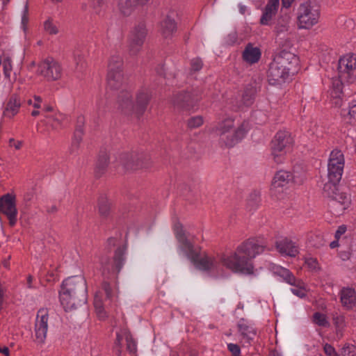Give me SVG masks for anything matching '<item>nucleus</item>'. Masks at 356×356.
I'll use <instances>...</instances> for the list:
<instances>
[{
    "mask_svg": "<svg viewBox=\"0 0 356 356\" xmlns=\"http://www.w3.org/2000/svg\"><path fill=\"white\" fill-rule=\"evenodd\" d=\"M74 59L77 65L80 64L81 67L83 66V57L82 56L78 55L77 56H75Z\"/></svg>",
    "mask_w": 356,
    "mask_h": 356,
    "instance_id": "obj_60",
    "label": "nucleus"
},
{
    "mask_svg": "<svg viewBox=\"0 0 356 356\" xmlns=\"http://www.w3.org/2000/svg\"><path fill=\"white\" fill-rule=\"evenodd\" d=\"M204 122L202 116H194L188 119L187 124L191 129H195L202 125Z\"/></svg>",
    "mask_w": 356,
    "mask_h": 356,
    "instance_id": "obj_47",
    "label": "nucleus"
},
{
    "mask_svg": "<svg viewBox=\"0 0 356 356\" xmlns=\"http://www.w3.org/2000/svg\"><path fill=\"white\" fill-rule=\"evenodd\" d=\"M202 61L200 58H194L191 60V70L196 72L202 67Z\"/></svg>",
    "mask_w": 356,
    "mask_h": 356,
    "instance_id": "obj_55",
    "label": "nucleus"
},
{
    "mask_svg": "<svg viewBox=\"0 0 356 356\" xmlns=\"http://www.w3.org/2000/svg\"><path fill=\"white\" fill-rule=\"evenodd\" d=\"M323 193L330 198L328 203L330 212L334 216H340L343 213L351 204L350 196L348 194L339 183H325L323 187Z\"/></svg>",
    "mask_w": 356,
    "mask_h": 356,
    "instance_id": "obj_3",
    "label": "nucleus"
},
{
    "mask_svg": "<svg viewBox=\"0 0 356 356\" xmlns=\"http://www.w3.org/2000/svg\"><path fill=\"white\" fill-rule=\"evenodd\" d=\"M23 142L21 140H15L14 138L9 140V145L14 147L15 149H20L22 147Z\"/></svg>",
    "mask_w": 356,
    "mask_h": 356,
    "instance_id": "obj_57",
    "label": "nucleus"
},
{
    "mask_svg": "<svg viewBox=\"0 0 356 356\" xmlns=\"http://www.w3.org/2000/svg\"><path fill=\"white\" fill-rule=\"evenodd\" d=\"M341 115L346 120H348L349 123L356 124V100L352 101L348 112L346 114L341 113Z\"/></svg>",
    "mask_w": 356,
    "mask_h": 356,
    "instance_id": "obj_40",
    "label": "nucleus"
},
{
    "mask_svg": "<svg viewBox=\"0 0 356 356\" xmlns=\"http://www.w3.org/2000/svg\"><path fill=\"white\" fill-rule=\"evenodd\" d=\"M275 245L277 251L284 256L295 257L299 253L298 246L288 238H282L276 241Z\"/></svg>",
    "mask_w": 356,
    "mask_h": 356,
    "instance_id": "obj_23",
    "label": "nucleus"
},
{
    "mask_svg": "<svg viewBox=\"0 0 356 356\" xmlns=\"http://www.w3.org/2000/svg\"><path fill=\"white\" fill-rule=\"evenodd\" d=\"M273 60L284 66V69L293 75L298 70L299 58L291 51L282 50L276 55Z\"/></svg>",
    "mask_w": 356,
    "mask_h": 356,
    "instance_id": "obj_21",
    "label": "nucleus"
},
{
    "mask_svg": "<svg viewBox=\"0 0 356 356\" xmlns=\"http://www.w3.org/2000/svg\"><path fill=\"white\" fill-rule=\"evenodd\" d=\"M339 356H356V348L353 345L345 346Z\"/></svg>",
    "mask_w": 356,
    "mask_h": 356,
    "instance_id": "obj_49",
    "label": "nucleus"
},
{
    "mask_svg": "<svg viewBox=\"0 0 356 356\" xmlns=\"http://www.w3.org/2000/svg\"><path fill=\"white\" fill-rule=\"evenodd\" d=\"M111 204L105 196H101L98 200V211L101 217L106 218L110 214Z\"/></svg>",
    "mask_w": 356,
    "mask_h": 356,
    "instance_id": "obj_36",
    "label": "nucleus"
},
{
    "mask_svg": "<svg viewBox=\"0 0 356 356\" xmlns=\"http://www.w3.org/2000/svg\"><path fill=\"white\" fill-rule=\"evenodd\" d=\"M0 353L4 354L6 356H9V349L8 347H0Z\"/></svg>",
    "mask_w": 356,
    "mask_h": 356,
    "instance_id": "obj_62",
    "label": "nucleus"
},
{
    "mask_svg": "<svg viewBox=\"0 0 356 356\" xmlns=\"http://www.w3.org/2000/svg\"><path fill=\"white\" fill-rule=\"evenodd\" d=\"M140 0H119L118 9L124 16L130 15L138 5H143Z\"/></svg>",
    "mask_w": 356,
    "mask_h": 356,
    "instance_id": "obj_32",
    "label": "nucleus"
},
{
    "mask_svg": "<svg viewBox=\"0 0 356 356\" xmlns=\"http://www.w3.org/2000/svg\"><path fill=\"white\" fill-rule=\"evenodd\" d=\"M114 296L110 284L106 281L103 282L102 289L96 292L94 298V306L99 318L106 317L105 309L111 305Z\"/></svg>",
    "mask_w": 356,
    "mask_h": 356,
    "instance_id": "obj_9",
    "label": "nucleus"
},
{
    "mask_svg": "<svg viewBox=\"0 0 356 356\" xmlns=\"http://www.w3.org/2000/svg\"><path fill=\"white\" fill-rule=\"evenodd\" d=\"M32 282H33V277L31 275H29L27 277V286L29 289L33 288L32 286Z\"/></svg>",
    "mask_w": 356,
    "mask_h": 356,
    "instance_id": "obj_63",
    "label": "nucleus"
},
{
    "mask_svg": "<svg viewBox=\"0 0 356 356\" xmlns=\"http://www.w3.org/2000/svg\"><path fill=\"white\" fill-rule=\"evenodd\" d=\"M318 6L311 1L300 4L297 10V24L299 29H309L316 25L320 19Z\"/></svg>",
    "mask_w": 356,
    "mask_h": 356,
    "instance_id": "obj_6",
    "label": "nucleus"
},
{
    "mask_svg": "<svg viewBox=\"0 0 356 356\" xmlns=\"http://www.w3.org/2000/svg\"><path fill=\"white\" fill-rule=\"evenodd\" d=\"M233 127L234 120L232 118L225 119L216 127V132L220 137V142L227 147H232L236 143V139L231 133Z\"/></svg>",
    "mask_w": 356,
    "mask_h": 356,
    "instance_id": "obj_20",
    "label": "nucleus"
},
{
    "mask_svg": "<svg viewBox=\"0 0 356 356\" xmlns=\"http://www.w3.org/2000/svg\"><path fill=\"white\" fill-rule=\"evenodd\" d=\"M175 236L180 244L181 249L191 259L197 252L194 249L192 243L186 238L181 225L177 224L175 225Z\"/></svg>",
    "mask_w": 356,
    "mask_h": 356,
    "instance_id": "obj_24",
    "label": "nucleus"
},
{
    "mask_svg": "<svg viewBox=\"0 0 356 356\" xmlns=\"http://www.w3.org/2000/svg\"><path fill=\"white\" fill-rule=\"evenodd\" d=\"M339 296L341 305L346 309L350 310L356 306V292L353 288H342Z\"/></svg>",
    "mask_w": 356,
    "mask_h": 356,
    "instance_id": "obj_25",
    "label": "nucleus"
},
{
    "mask_svg": "<svg viewBox=\"0 0 356 356\" xmlns=\"http://www.w3.org/2000/svg\"><path fill=\"white\" fill-rule=\"evenodd\" d=\"M264 250V245L257 239L250 238L239 245L235 251L222 254L220 261L234 273L252 274L254 269L252 260Z\"/></svg>",
    "mask_w": 356,
    "mask_h": 356,
    "instance_id": "obj_1",
    "label": "nucleus"
},
{
    "mask_svg": "<svg viewBox=\"0 0 356 356\" xmlns=\"http://www.w3.org/2000/svg\"><path fill=\"white\" fill-rule=\"evenodd\" d=\"M120 163L127 170L148 168L152 165L149 154L145 152L125 153L120 156Z\"/></svg>",
    "mask_w": 356,
    "mask_h": 356,
    "instance_id": "obj_8",
    "label": "nucleus"
},
{
    "mask_svg": "<svg viewBox=\"0 0 356 356\" xmlns=\"http://www.w3.org/2000/svg\"><path fill=\"white\" fill-rule=\"evenodd\" d=\"M305 266L311 270H316L319 268V264L316 258L314 257H306L305 259Z\"/></svg>",
    "mask_w": 356,
    "mask_h": 356,
    "instance_id": "obj_50",
    "label": "nucleus"
},
{
    "mask_svg": "<svg viewBox=\"0 0 356 356\" xmlns=\"http://www.w3.org/2000/svg\"><path fill=\"white\" fill-rule=\"evenodd\" d=\"M108 163L109 157L106 153H104L99 156L95 169V174L96 177H100L105 173Z\"/></svg>",
    "mask_w": 356,
    "mask_h": 356,
    "instance_id": "obj_34",
    "label": "nucleus"
},
{
    "mask_svg": "<svg viewBox=\"0 0 356 356\" xmlns=\"http://www.w3.org/2000/svg\"><path fill=\"white\" fill-rule=\"evenodd\" d=\"M332 104L336 106V107H340L342 105V98L341 97H337V98H335V99H332Z\"/></svg>",
    "mask_w": 356,
    "mask_h": 356,
    "instance_id": "obj_59",
    "label": "nucleus"
},
{
    "mask_svg": "<svg viewBox=\"0 0 356 356\" xmlns=\"http://www.w3.org/2000/svg\"><path fill=\"white\" fill-rule=\"evenodd\" d=\"M245 129L243 128V126L242 125L241 127H238L237 129V130H236L235 131H233V129L232 130V134L234 135V137L236 139V143L240 140L241 139L245 134Z\"/></svg>",
    "mask_w": 356,
    "mask_h": 356,
    "instance_id": "obj_53",
    "label": "nucleus"
},
{
    "mask_svg": "<svg viewBox=\"0 0 356 356\" xmlns=\"http://www.w3.org/2000/svg\"><path fill=\"white\" fill-rule=\"evenodd\" d=\"M38 74L48 81H55L63 76V70L60 63L52 57L41 60L38 66Z\"/></svg>",
    "mask_w": 356,
    "mask_h": 356,
    "instance_id": "obj_11",
    "label": "nucleus"
},
{
    "mask_svg": "<svg viewBox=\"0 0 356 356\" xmlns=\"http://www.w3.org/2000/svg\"><path fill=\"white\" fill-rule=\"evenodd\" d=\"M84 5L86 7L90 8L94 13H99L104 6V0H86ZM85 9H87V8H85Z\"/></svg>",
    "mask_w": 356,
    "mask_h": 356,
    "instance_id": "obj_45",
    "label": "nucleus"
},
{
    "mask_svg": "<svg viewBox=\"0 0 356 356\" xmlns=\"http://www.w3.org/2000/svg\"><path fill=\"white\" fill-rule=\"evenodd\" d=\"M21 107V101L17 96H11L5 105L3 115L4 117L11 119L16 115Z\"/></svg>",
    "mask_w": 356,
    "mask_h": 356,
    "instance_id": "obj_29",
    "label": "nucleus"
},
{
    "mask_svg": "<svg viewBox=\"0 0 356 356\" xmlns=\"http://www.w3.org/2000/svg\"><path fill=\"white\" fill-rule=\"evenodd\" d=\"M294 0H282V6L285 8H289Z\"/></svg>",
    "mask_w": 356,
    "mask_h": 356,
    "instance_id": "obj_61",
    "label": "nucleus"
},
{
    "mask_svg": "<svg viewBox=\"0 0 356 356\" xmlns=\"http://www.w3.org/2000/svg\"><path fill=\"white\" fill-rule=\"evenodd\" d=\"M261 54V51L258 47L249 43L243 52V58L245 62L253 64L259 61Z\"/></svg>",
    "mask_w": 356,
    "mask_h": 356,
    "instance_id": "obj_30",
    "label": "nucleus"
},
{
    "mask_svg": "<svg viewBox=\"0 0 356 356\" xmlns=\"http://www.w3.org/2000/svg\"><path fill=\"white\" fill-rule=\"evenodd\" d=\"M2 64L5 78L8 79L9 81H11L10 74L13 70L11 58L8 56L5 57L2 61Z\"/></svg>",
    "mask_w": 356,
    "mask_h": 356,
    "instance_id": "obj_44",
    "label": "nucleus"
},
{
    "mask_svg": "<svg viewBox=\"0 0 356 356\" xmlns=\"http://www.w3.org/2000/svg\"><path fill=\"white\" fill-rule=\"evenodd\" d=\"M197 268L204 270H209L217 267V261L209 255L199 256L196 254L191 259Z\"/></svg>",
    "mask_w": 356,
    "mask_h": 356,
    "instance_id": "obj_26",
    "label": "nucleus"
},
{
    "mask_svg": "<svg viewBox=\"0 0 356 356\" xmlns=\"http://www.w3.org/2000/svg\"><path fill=\"white\" fill-rule=\"evenodd\" d=\"M323 350L327 356H338L335 349L330 344L326 343L323 347Z\"/></svg>",
    "mask_w": 356,
    "mask_h": 356,
    "instance_id": "obj_56",
    "label": "nucleus"
},
{
    "mask_svg": "<svg viewBox=\"0 0 356 356\" xmlns=\"http://www.w3.org/2000/svg\"><path fill=\"white\" fill-rule=\"evenodd\" d=\"M237 327L243 346L250 345L257 335V329L252 323L244 318L239 320Z\"/></svg>",
    "mask_w": 356,
    "mask_h": 356,
    "instance_id": "obj_22",
    "label": "nucleus"
},
{
    "mask_svg": "<svg viewBox=\"0 0 356 356\" xmlns=\"http://www.w3.org/2000/svg\"><path fill=\"white\" fill-rule=\"evenodd\" d=\"M177 30V25L175 20L166 17L161 22L160 26V32L164 38H170Z\"/></svg>",
    "mask_w": 356,
    "mask_h": 356,
    "instance_id": "obj_31",
    "label": "nucleus"
},
{
    "mask_svg": "<svg viewBox=\"0 0 356 356\" xmlns=\"http://www.w3.org/2000/svg\"><path fill=\"white\" fill-rule=\"evenodd\" d=\"M275 273L280 277H282L284 280L288 284H293L294 282L297 280L294 275L291 273L288 269L279 267L276 269Z\"/></svg>",
    "mask_w": 356,
    "mask_h": 356,
    "instance_id": "obj_38",
    "label": "nucleus"
},
{
    "mask_svg": "<svg viewBox=\"0 0 356 356\" xmlns=\"http://www.w3.org/2000/svg\"><path fill=\"white\" fill-rule=\"evenodd\" d=\"M44 29L46 32L51 35H55L58 33L56 26L53 24L52 21L47 19L44 23Z\"/></svg>",
    "mask_w": 356,
    "mask_h": 356,
    "instance_id": "obj_52",
    "label": "nucleus"
},
{
    "mask_svg": "<svg viewBox=\"0 0 356 356\" xmlns=\"http://www.w3.org/2000/svg\"><path fill=\"white\" fill-rule=\"evenodd\" d=\"M82 141L81 131H76L72 138V144L70 148V153L73 154L78 151Z\"/></svg>",
    "mask_w": 356,
    "mask_h": 356,
    "instance_id": "obj_41",
    "label": "nucleus"
},
{
    "mask_svg": "<svg viewBox=\"0 0 356 356\" xmlns=\"http://www.w3.org/2000/svg\"><path fill=\"white\" fill-rule=\"evenodd\" d=\"M255 89L251 86H247L242 92L241 94V103L239 107L249 106L252 104L254 102Z\"/></svg>",
    "mask_w": 356,
    "mask_h": 356,
    "instance_id": "obj_33",
    "label": "nucleus"
},
{
    "mask_svg": "<svg viewBox=\"0 0 356 356\" xmlns=\"http://www.w3.org/2000/svg\"><path fill=\"white\" fill-rule=\"evenodd\" d=\"M124 338L127 342V349L130 353H135L137 350L136 343L134 340L130 332L127 330L124 331Z\"/></svg>",
    "mask_w": 356,
    "mask_h": 356,
    "instance_id": "obj_43",
    "label": "nucleus"
},
{
    "mask_svg": "<svg viewBox=\"0 0 356 356\" xmlns=\"http://www.w3.org/2000/svg\"><path fill=\"white\" fill-rule=\"evenodd\" d=\"M313 321L314 323L321 327H327L330 325L326 316L320 312L314 314Z\"/></svg>",
    "mask_w": 356,
    "mask_h": 356,
    "instance_id": "obj_46",
    "label": "nucleus"
},
{
    "mask_svg": "<svg viewBox=\"0 0 356 356\" xmlns=\"http://www.w3.org/2000/svg\"><path fill=\"white\" fill-rule=\"evenodd\" d=\"M346 232L345 227H339V229L336 232V237H338L339 235L343 234Z\"/></svg>",
    "mask_w": 356,
    "mask_h": 356,
    "instance_id": "obj_64",
    "label": "nucleus"
},
{
    "mask_svg": "<svg viewBox=\"0 0 356 356\" xmlns=\"http://www.w3.org/2000/svg\"><path fill=\"white\" fill-rule=\"evenodd\" d=\"M291 17L288 15L279 17L275 22L274 32L276 34V40L282 39V35L285 37L288 35L290 28Z\"/></svg>",
    "mask_w": 356,
    "mask_h": 356,
    "instance_id": "obj_28",
    "label": "nucleus"
},
{
    "mask_svg": "<svg viewBox=\"0 0 356 356\" xmlns=\"http://www.w3.org/2000/svg\"><path fill=\"white\" fill-rule=\"evenodd\" d=\"M293 288L291 289V292L299 298H304L307 296V289L305 284L300 280H296L293 284H291Z\"/></svg>",
    "mask_w": 356,
    "mask_h": 356,
    "instance_id": "obj_37",
    "label": "nucleus"
},
{
    "mask_svg": "<svg viewBox=\"0 0 356 356\" xmlns=\"http://www.w3.org/2000/svg\"><path fill=\"white\" fill-rule=\"evenodd\" d=\"M345 165L344 154L341 150L335 148L330 154L327 163V183H339Z\"/></svg>",
    "mask_w": 356,
    "mask_h": 356,
    "instance_id": "obj_7",
    "label": "nucleus"
},
{
    "mask_svg": "<svg viewBox=\"0 0 356 356\" xmlns=\"http://www.w3.org/2000/svg\"><path fill=\"white\" fill-rule=\"evenodd\" d=\"M1 211L6 216L10 226L17 222V209L16 208V197L15 195L7 193L0 200Z\"/></svg>",
    "mask_w": 356,
    "mask_h": 356,
    "instance_id": "obj_18",
    "label": "nucleus"
},
{
    "mask_svg": "<svg viewBox=\"0 0 356 356\" xmlns=\"http://www.w3.org/2000/svg\"><path fill=\"white\" fill-rule=\"evenodd\" d=\"M228 350L232 353L233 356H240L241 349L239 346L235 343H228Z\"/></svg>",
    "mask_w": 356,
    "mask_h": 356,
    "instance_id": "obj_54",
    "label": "nucleus"
},
{
    "mask_svg": "<svg viewBox=\"0 0 356 356\" xmlns=\"http://www.w3.org/2000/svg\"><path fill=\"white\" fill-rule=\"evenodd\" d=\"M124 250L118 248L115 252L113 260L106 257H102L101 259L102 271L104 276L109 274L117 276L122 268L124 260Z\"/></svg>",
    "mask_w": 356,
    "mask_h": 356,
    "instance_id": "obj_15",
    "label": "nucleus"
},
{
    "mask_svg": "<svg viewBox=\"0 0 356 356\" xmlns=\"http://www.w3.org/2000/svg\"><path fill=\"white\" fill-rule=\"evenodd\" d=\"M343 81L336 80L332 83V88L330 92L332 99H335L342 96V85Z\"/></svg>",
    "mask_w": 356,
    "mask_h": 356,
    "instance_id": "obj_42",
    "label": "nucleus"
},
{
    "mask_svg": "<svg viewBox=\"0 0 356 356\" xmlns=\"http://www.w3.org/2000/svg\"><path fill=\"white\" fill-rule=\"evenodd\" d=\"M150 98L149 91L143 89L138 93L136 104H133L129 92L122 90L121 95L118 97V102L120 108L124 114H134L137 117H140L145 111Z\"/></svg>",
    "mask_w": 356,
    "mask_h": 356,
    "instance_id": "obj_4",
    "label": "nucleus"
},
{
    "mask_svg": "<svg viewBox=\"0 0 356 356\" xmlns=\"http://www.w3.org/2000/svg\"><path fill=\"white\" fill-rule=\"evenodd\" d=\"M47 119L48 123H51L53 128L58 129L61 126L62 122L65 119V116L62 113H58L47 116Z\"/></svg>",
    "mask_w": 356,
    "mask_h": 356,
    "instance_id": "obj_39",
    "label": "nucleus"
},
{
    "mask_svg": "<svg viewBox=\"0 0 356 356\" xmlns=\"http://www.w3.org/2000/svg\"><path fill=\"white\" fill-rule=\"evenodd\" d=\"M86 283L83 277L75 276L63 281L60 291V301L65 311L76 309L86 301Z\"/></svg>",
    "mask_w": 356,
    "mask_h": 356,
    "instance_id": "obj_2",
    "label": "nucleus"
},
{
    "mask_svg": "<svg viewBox=\"0 0 356 356\" xmlns=\"http://www.w3.org/2000/svg\"><path fill=\"white\" fill-rule=\"evenodd\" d=\"M292 74L284 69V66L280 65L274 60L270 64L268 71V80L271 85H281L289 81Z\"/></svg>",
    "mask_w": 356,
    "mask_h": 356,
    "instance_id": "obj_19",
    "label": "nucleus"
},
{
    "mask_svg": "<svg viewBox=\"0 0 356 356\" xmlns=\"http://www.w3.org/2000/svg\"><path fill=\"white\" fill-rule=\"evenodd\" d=\"M280 4V0H268L260 19L261 25H270L275 15Z\"/></svg>",
    "mask_w": 356,
    "mask_h": 356,
    "instance_id": "obj_27",
    "label": "nucleus"
},
{
    "mask_svg": "<svg viewBox=\"0 0 356 356\" xmlns=\"http://www.w3.org/2000/svg\"><path fill=\"white\" fill-rule=\"evenodd\" d=\"M293 138L287 131H279L272 141V155L275 162L280 163L292 145Z\"/></svg>",
    "mask_w": 356,
    "mask_h": 356,
    "instance_id": "obj_10",
    "label": "nucleus"
},
{
    "mask_svg": "<svg viewBox=\"0 0 356 356\" xmlns=\"http://www.w3.org/2000/svg\"><path fill=\"white\" fill-rule=\"evenodd\" d=\"M49 311L47 308L40 309L36 315L34 326L35 341L40 344L44 343L48 330Z\"/></svg>",
    "mask_w": 356,
    "mask_h": 356,
    "instance_id": "obj_17",
    "label": "nucleus"
},
{
    "mask_svg": "<svg viewBox=\"0 0 356 356\" xmlns=\"http://www.w3.org/2000/svg\"><path fill=\"white\" fill-rule=\"evenodd\" d=\"M124 330H122V332L120 334L118 333L117 336H116L115 346L116 348V354L118 356H121V354H122V341L123 337H124Z\"/></svg>",
    "mask_w": 356,
    "mask_h": 356,
    "instance_id": "obj_51",
    "label": "nucleus"
},
{
    "mask_svg": "<svg viewBox=\"0 0 356 356\" xmlns=\"http://www.w3.org/2000/svg\"><path fill=\"white\" fill-rule=\"evenodd\" d=\"M305 180V175L296 176L295 174L292 175L289 172L280 170L274 176L270 191L273 195H278L282 193L284 189L287 187L290 181H293L297 184H301Z\"/></svg>",
    "mask_w": 356,
    "mask_h": 356,
    "instance_id": "obj_14",
    "label": "nucleus"
},
{
    "mask_svg": "<svg viewBox=\"0 0 356 356\" xmlns=\"http://www.w3.org/2000/svg\"><path fill=\"white\" fill-rule=\"evenodd\" d=\"M339 79L346 83L356 81V55L349 54L341 57L338 63Z\"/></svg>",
    "mask_w": 356,
    "mask_h": 356,
    "instance_id": "obj_12",
    "label": "nucleus"
},
{
    "mask_svg": "<svg viewBox=\"0 0 356 356\" xmlns=\"http://www.w3.org/2000/svg\"><path fill=\"white\" fill-rule=\"evenodd\" d=\"M29 22V6L28 3H26L22 11V28L23 31L26 33L27 31V25Z\"/></svg>",
    "mask_w": 356,
    "mask_h": 356,
    "instance_id": "obj_48",
    "label": "nucleus"
},
{
    "mask_svg": "<svg viewBox=\"0 0 356 356\" xmlns=\"http://www.w3.org/2000/svg\"><path fill=\"white\" fill-rule=\"evenodd\" d=\"M42 98L40 96L35 95L33 97V106L35 108H40L41 107Z\"/></svg>",
    "mask_w": 356,
    "mask_h": 356,
    "instance_id": "obj_58",
    "label": "nucleus"
},
{
    "mask_svg": "<svg viewBox=\"0 0 356 356\" xmlns=\"http://www.w3.org/2000/svg\"><path fill=\"white\" fill-rule=\"evenodd\" d=\"M107 88L111 90H119L122 89L118 95L124 90L123 86L126 83V79L123 72V60L119 55L112 56L110 58L108 66Z\"/></svg>",
    "mask_w": 356,
    "mask_h": 356,
    "instance_id": "obj_5",
    "label": "nucleus"
},
{
    "mask_svg": "<svg viewBox=\"0 0 356 356\" xmlns=\"http://www.w3.org/2000/svg\"><path fill=\"white\" fill-rule=\"evenodd\" d=\"M201 99V93L198 90L178 92L173 95L171 102L179 109L191 110Z\"/></svg>",
    "mask_w": 356,
    "mask_h": 356,
    "instance_id": "obj_13",
    "label": "nucleus"
},
{
    "mask_svg": "<svg viewBox=\"0 0 356 356\" xmlns=\"http://www.w3.org/2000/svg\"><path fill=\"white\" fill-rule=\"evenodd\" d=\"M333 324L335 327L337 337H341L346 327L345 316L341 314H335L333 316Z\"/></svg>",
    "mask_w": 356,
    "mask_h": 356,
    "instance_id": "obj_35",
    "label": "nucleus"
},
{
    "mask_svg": "<svg viewBox=\"0 0 356 356\" xmlns=\"http://www.w3.org/2000/svg\"><path fill=\"white\" fill-rule=\"evenodd\" d=\"M147 36V29L144 24L134 26L129 35V52L131 55L137 54L141 49Z\"/></svg>",
    "mask_w": 356,
    "mask_h": 356,
    "instance_id": "obj_16",
    "label": "nucleus"
}]
</instances>
